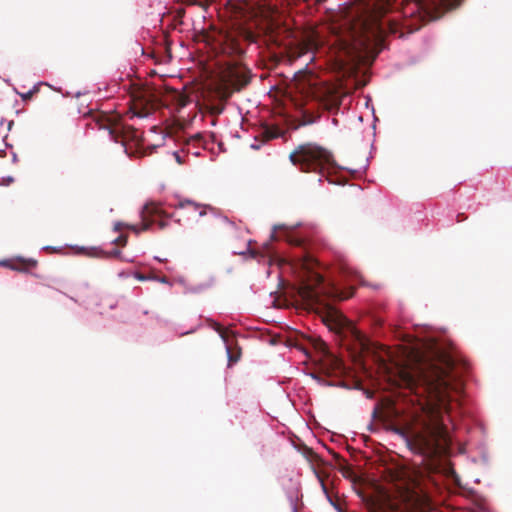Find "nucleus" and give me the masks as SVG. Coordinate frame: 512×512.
Wrapping results in <instances>:
<instances>
[{
  "instance_id": "f257e3e1",
  "label": "nucleus",
  "mask_w": 512,
  "mask_h": 512,
  "mask_svg": "<svg viewBox=\"0 0 512 512\" xmlns=\"http://www.w3.org/2000/svg\"><path fill=\"white\" fill-rule=\"evenodd\" d=\"M468 364L450 354L442 353L432 361L403 368L397 385L412 392L418 402L414 424L406 434L410 449L426 457L442 453L449 443L444 415L450 417L463 389L462 376Z\"/></svg>"
},
{
  "instance_id": "f03ea898",
  "label": "nucleus",
  "mask_w": 512,
  "mask_h": 512,
  "mask_svg": "<svg viewBox=\"0 0 512 512\" xmlns=\"http://www.w3.org/2000/svg\"><path fill=\"white\" fill-rule=\"evenodd\" d=\"M462 0H354L339 12L336 33L341 51L352 56L370 44L381 45L388 34L399 37L419 30Z\"/></svg>"
},
{
  "instance_id": "7ed1b4c3",
  "label": "nucleus",
  "mask_w": 512,
  "mask_h": 512,
  "mask_svg": "<svg viewBox=\"0 0 512 512\" xmlns=\"http://www.w3.org/2000/svg\"><path fill=\"white\" fill-rule=\"evenodd\" d=\"M285 240L291 246L301 248L303 253L296 256V266L303 271V283L300 287V295L311 307L315 309H330L325 300H344L353 295V287L348 291L342 290L337 285L326 282L323 276L316 270L317 262L307 253V240L293 233H286Z\"/></svg>"
},
{
  "instance_id": "20e7f679",
  "label": "nucleus",
  "mask_w": 512,
  "mask_h": 512,
  "mask_svg": "<svg viewBox=\"0 0 512 512\" xmlns=\"http://www.w3.org/2000/svg\"><path fill=\"white\" fill-rule=\"evenodd\" d=\"M393 495H387L384 505L389 512H429V496L414 481H400L395 485Z\"/></svg>"
},
{
  "instance_id": "39448f33",
  "label": "nucleus",
  "mask_w": 512,
  "mask_h": 512,
  "mask_svg": "<svg viewBox=\"0 0 512 512\" xmlns=\"http://www.w3.org/2000/svg\"><path fill=\"white\" fill-rule=\"evenodd\" d=\"M295 89L304 97L324 103L327 108H337L341 103L338 89L308 71H299L294 77Z\"/></svg>"
},
{
  "instance_id": "423d86ee",
  "label": "nucleus",
  "mask_w": 512,
  "mask_h": 512,
  "mask_svg": "<svg viewBox=\"0 0 512 512\" xmlns=\"http://www.w3.org/2000/svg\"><path fill=\"white\" fill-rule=\"evenodd\" d=\"M289 159L302 172H320L324 166L332 163L333 156L326 149L313 143H307L299 145L291 152Z\"/></svg>"
},
{
  "instance_id": "0eeeda50",
  "label": "nucleus",
  "mask_w": 512,
  "mask_h": 512,
  "mask_svg": "<svg viewBox=\"0 0 512 512\" xmlns=\"http://www.w3.org/2000/svg\"><path fill=\"white\" fill-rule=\"evenodd\" d=\"M95 127L107 130L110 138L115 142L126 143L132 141L139 143L141 135L133 126L127 125L119 120L108 118L104 114H97L93 118Z\"/></svg>"
},
{
  "instance_id": "6e6552de",
  "label": "nucleus",
  "mask_w": 512,
  "mask_h": 512,
  "mask_svg": "<svg viewBox=\"0 0 512 512\" xmlns=\"http://www.w3.org/2000/svg\"><path fill=\"white\" fill-rule=\"evenodd\" d=\"M251 80L250 70L242 63H230L221 74V82L226 97L235 91H240L246 87Z\"/></svg>"
},
{
  "instance_id": "1a4fd4ad",
  "label": "nucleus",
  "mask_w": 512,
  "mask_h": 512,
  "mask_svg": "<svg viewBox=\"0 0 512 512\" xmlns=\"http://www.w3.org/2000/svg\"><path fill=\"white\" fill-rule=\"evenodd\" d=\"M313 347L320 354L319 361L322 363L323 370L331 376L344 374L345 367L343 361L330 352L327 344L321 339L313 340Z\"/></svg>"
},
{
  "instance_id": "9d476101",
  "label": "nucleus",
  "mask_w": 512,
  "mask_h": 512,
  "mask_svg": "<svg viewBox=\"0 0 512 512\" xmlns=\"http://www.w3.org/2000/svg\"><path fill=\"white\" fill-rule=\"evenodd\" d=\"M161 209L158 204L154 202H149L144 205V207L141 210L140 216H141V227H138L137 225H129L124 224L122 222H117L114 225L115 231H121L124 227L128 228L132 231H134L136 234L140 233L141 231H146L150 229V227L155 222L154 217L161 216Z\"/></svg>"
},
{
  "instance_id": "9b49d317",
  "label": "nucleus",
  "mask_w": 512,
  "mask_h": 512,
  "mask_svg": "<svg viewBox=\"0 0 512 512\" xmlns=\"http://www.w3.org/2000/svg\"><path fill=\"white\" fill-rule=\"evenodd\" d=\"M153 98H154V95H152L151 93H149L147 91L142 92L141 96H139L137 99H135L134 105H135V107H137L138 105H141L143 111H139V112L135 111L134 114L139 117L146 115L149 112V110L155 106Z\"/></svg>"
},
{
  "instance_id": "f8f14e48",
  "label": "nucleus",
  "mask_w": 512,
  "mask_h": 512,
  "mask_svg": "<svg viewBox=\"0 0 512 512\" xmlns=\"http://www.w3.org/2000/svg\"><path fill=\"white\" fill-rule=\"evenodd\" d=\"M336 324L339 329H341V330L346 329L347 332H349L351 334V337L356 342H358L361 346H364V336L347 319L340 317L337 320Z\"/></svg>"
},
{
  "instance_id": "ddd939ff",
  "label": "nucleus",
  "mask_w": 512,
  "mask_h": 512,
  "mask_svg": "<svg viewBox=\"0 0 512 512\" xmlns=\"http://www.w3.org/2000/svg\"><path fill=\"white\" fill-rule=\"evenodd\" d=\"M283 135L284 132L281 131L276 126H265L260 133V136L263 138L264 141L276 139L282 137Z\"/></svg>"
},
{
  "instance_id": "4468645a",
  "label": "nucleus",
  "mask_w": 512,
  "mask_h": 512,
  "mask_svg": "<svg viewBox=\"0 0 512 512\" xmlns=\"http://www.w3.org/2000/svg\"><path fill=\"white\" fill-rule=\"evenodd\" d=\"M36 265L37 262L33 259H18L10 267L17 271H28L32 268H35Z\"/></svg>"
},
{
  "instance_id": "2eb2a0df",
  "label": "nucleus",
  "mask_w": 512,
  "mask_h": 512,
  "mask_svg": "<svg viewBox=\"0 0 512 512\" xmlns=\"http://www.w3.org/2000/svg\"><path fill=\"white\" fill-rule=\"evenodd\" d=\"M339 470L345 478L354 479L356 477L352 466L345 461H342Z\"/></svg>"
},
{
  "instance_id": "dca6fc26",
  "label": "nucleus",
  "mask_w": 512,
  "mask_h": 512,
  "mask_svg": "<svg viewBox=\"0 0 512 512\" xmlns=\"http://www.w3.org/2000/svg\"><path fill=\"white\" fill-rule=\"evenodd\" d=\"M231 45L229 47L230 54L234 55H242L244 53L243 49L239 46L238 42L235 39H230Z\"/></svg>"
},
{
  "instance_id": "f3484780",
  "label": "nucleus",
  "mask_w": 512,
  "mask_h": 512,
  "mask_svg": "<svg viewBox=\"0 0 512 512\" xmlns=\"http://www.w3.org/2000/svg\"><path fill=\"white\" fill-rule=\"evenodd\" d=\"M39 91V86L38 85H35L32 89H30L28 92L26 93H21L20 96L22 98V100L24 101H27V100H30L32 99V97Z\"/></svg>"
},
{
  "instance_id": "a211bd4d",
  "label": "nucleus",
  "mask_w": 512,
  "mask_h": 512,
  "mask_svg": "<svg viewBox=\"0 0 512 512\" xmlns=\"http://www.w3.org/2000/svg\"><path fill=\"white\" fill-rule=\"evenodd\" d=\"M227 353H228L229 363H235L239 360L240 351H238L237 354H233L230 350V347H227Z\"/></svg>"
},
{
  "instance_id": "6ab92c4d",
  "label": "nucleus",
  "mask_w": 512,
  "mask_h": 512,
  "mask_svg": "<svg viewBox=\"0 0 512 512\" xmlns=\"http://www.w3.org/2000/svg\"><path fill=\"white\" fill-rule=\"evenodd\" d=\"M127 239V235H120L114 240V243L116 245L125 246L127 244Z\"/></svg>"
},
{
  "instance_id": "aec40b11",
  "label": "nucleus",
  "mask_w": 512,
  "mask_h": 512,
  "mask_svg": "<svg viewBox=\"0 0 512 512\" xmlns=\"http://www.w3.org/2000/svg\"><path fill=\"white\" fill-rule=\"evenodd\" d=\"M180 206H181V207L191 206V207H193L194 209H198V208H199V206H198L197 204L193 203V202H192V201H190V200H185V201L181 202V203H180Z\"/></svg>"
},
{
  "instance_id": "412c9836",
  "label": "nucleus",
  "mask_w": 512,
  "mask_h": 512,
  "mask_svg": "<svg viewBox=\"0 0 512 512\" xmlns=\"http://www.w3.org/2000/svg\"><path fill=\"white\" fill-rule=\"evenodd\" d=\"M215 329L217 332H219L221 338H223L226 341V332L222 329V327L219 324H217Z\"/></svg>"
},
{
  "instance_id": "4be33fe9",
  "label": "nucleus",
  "mask_w": 512,
  "mask_h": 512,
  "mask_svg": "<svg viewBox=\"0 0 512 512\" xmlns=\"http://www.w3.org/2000/svg\"><path fill=\"white\" fill-rule=\"evenodd\" d=\"M263 249H264L265 253L271 258L273 251H272L270 244H268V243L265 244Z\"/></svg>"
},
{
  "instance_id": "5701e85b",
  "label": "nucleus",
  "mask_w": 512,
  "mask_h": 512,
  "mask_svg": "<svg viewBox=\"0 0 512 512\" xmlns=\"http://www.w3.org/2000/svg\"><path fill=\"white\" fill-rule=\"evenodd\" d=\"M466 219H467V216L465 215V213H458L457 216H456V221L458 223L463 222Z\"/></svg>"
},
{
  "instance_id": "b1692460",
  "label": "nucleus",
  "mask_w": 512,
  "mask_h": 512,
  "mask_svg": "<svg viewBox=\"0 0 512 512\" xmlns=\"http://www.w3.org/2000/svg\"><path fill=\"white\" fill-rule=\"evenodd\" d=\"M120 253H121V252H120L119 250L115 249V250H113V251L110 253V255H111V256H114V257H117V256H119V255H120Z\"/></svg>"
},
{
  "instance_id": "393cba45",
  "label": "nucleus",
  "mask_w": 512,
  "mask_h": 512,
  "mask_svg": "<svg viewBox=\"0 0 512 512\" xmlns=\"http://www.w3.org/2000/svg\"><path fill=\"white\" fill-rule=\"evenodd\" d=\"M193 138L196 140H200L202 138V134L198 133Z\"/></svg>"
},
{
  "instance_id": "a878e982",
  "label": "nucleus",
  "mask_w": 512,
  "mask_h": 512,
  "mask_svg": "<svg viewBox=\"0 0 512 512\" xmlns=\"http://www.w3.org/2000/svg\"><path fill=\"white\" fill-rule=\"evenodd\" d=\"M205 214H206V210H205V208H201V210H200V212H199V215H200V216H203V215H205Z\"/></svg>"
},
{
  "instance_id": "bb28decb",
  "label": "nucleus",
  "mask_w": 512,
  "mask_h": 512,
  "mask_svg": "<svg viewBox=\"0 0 512 512\" xmlns=\"http://www.w3.org/2000/svg\"><path fill=\"white\" fill-rule=\"evenodd\" d=\"M158 224H159L160 229H163L166 225L163 221H159Z\"/></svg>"
},
{
  "instance_id": "cd10ccee",
  "label": "nucleus",
  "mask_w": 512,
  "mask_h": 512,
  "mask_svg": "<svg viewBox=\"0 0 512 512\" xmlns=\"http://www.w3.org/2000/svg\"><path fill=\"white\" fill-rule=\"evenodd\" d=\"M326 0H315L316 3L321 4L324 3Z\"/></svg>"
}]
</instances>
